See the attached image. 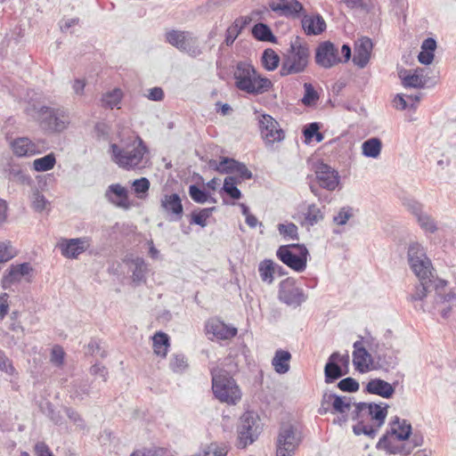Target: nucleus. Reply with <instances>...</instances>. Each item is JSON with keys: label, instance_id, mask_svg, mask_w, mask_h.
<instances>
[{"label": "nucleus", "instance_id": "nucleus-1", "mask_svg": "<svg viewBox=\"0 0 456 456\" xmlns=\"http://www.w3.org/2000/svg\"><path fill=\"white\" fill-rule=\"evenodd\" d=\"M149 149L143 140L136 135L120 144L111 143L110 153L111 160L125 170L141 169L145 167Z\"/></svg>", "mask_w": 456, "mask_h": 456}, {"label": "nucleus", "instance_id": "nucleus-2", "mask_svg": "<svg viewBox=\"0 0 456 456\" xmlns=\"http://www.w3.org/2000/svg\"><path fill=\"white\" fill-rule=\"evenodd\" d=\"M233 77L235 86L248 94H262L273 86L269 78L262 77L250 63L246 61H239L236 64Z\"/></svg>", "mask_w": 456, "mask_h": 456}, {"label": "nucleus", "instance_id": "nucleus-3", "mask_svg": "<svg viewBox=\"0 0 456 456\" xmlns=\"http://www.w3.org/2000/svg\"><path fill=\"white\" fill-rule=\"evenodd\" d=\"M212 390L216 398L222 403L236 404L240 400L241 393L234 379L224 369L213 367L210 369Z\"/></svg>", "mask_w": 456, "mask_h": 456}, {"label": "nucleus", "instance_id": "nucleus-4", "mask_svg": "<svg viewBox=\"0 0 456 456\" xmlns=\"http://www.w3.org/2000/svg\"><path fill=\"white\" fill-rule=\"evenodd\" d=\"M310 51L307 45L301 43V38L297 37L290 44L287 55L284 56L280 75L286 77L292 74L304 72L308 65Z\"/></svg>", "mask_w": 456, "mask_h": 456}, {"label": "nucleus", "instance_id": "nucleus-5", "mask_svg": "<svg viewBox=\"0 0 456 456\" xmlns=\"http://www.w3.org/2000/svg\"><path fill=\"white\" fill-rule=\"evenodd\" d=\"M408 263L419 280L434 278V267L425 248L418 242L411 243L407 252Z\"/></svg>", "mask_w": 456, "mask_h": 456}, {"label": "nucleus", "instance_id": "nucleus-6", "mask_svg": "<svg viewBox=\"0 0 456 456\" xmlns=\"http://www.w3.org/2000/svg\"><path fill=\"white\" fill-rule=\"evenodd\" d=\"M387 404H378L375 403H366L365 416H369L375 422L373 426H369L364 421H359L353 427V432L355 436L365 435L370 438H374L379 429L384 425L387 416Z\"/></svg>", "mask_w": 456, "mask_h": 456}, {"label": "nucleus", "instance_id": "nucleus-7", "mask_svg": "<svg viewBox=\"0 0 456 456\" xmlns=\"http://www.w3.org/2000/svg\"><path fill=\"white\" fill-rule=\"evenodd\" d=\"M308 256V249L304 244L281 245L276 250L277 258L297 273L305 270Z\"/></svg>", "mask_w": 456, "mask_h": 456}, {"label": "nucleus", "instance_id": "nucleus-8", "mask_svg": "<svg viewBox=\"0 0 456 456\" xmlns=\"http://www.w3.org/2000/svg\"><path fill=\"white\" fill-rule=\"evenodd\" d=\"M37 114L40 126L49 133H61L69 125V113L63 108L41 106Z\"/></svg>", "mask_w": 456, "mask_h": 456}, {"label": "nucleus", "instance_id": "nucleus-9", "mask_svg": "<svg viewBox=\"0 0 456 456\" xmlns=\"http://www.w3.org/2000/svg\"><path fill=\"white\" fill-rule=\"evenodd\" d=\"M166 41L181 52L186 53L192 58L202 54V48L199 45L198 37L191 31L171 29L165 35Z\"/></svg>", "mask_w": 456, "mask_h": 456}, {"label": "nucleus", "instance_id": "nucleus-10", "mask_svg": "<svg viewBox=\"0 0 456 456\" xmlns=\"http://www.w3.org/2000/svg\"><path fill=\"white\" fill-rule=\"evenodd\" d=\"M424 443V437L421 432L415 431L411 437L399 444L395 440L388 438L387 435H383L376 444L378 450H385L389 454H400L406 456L410 454L416 447L421 446Z\"/></svg>", "mask_w": 456, "mask_h": 456}, {"label": "nucleus", "instance_id": "nucleus-11", "mask_svg": "<svg viewBox=\"0 0 456 456\" xmlns=\"http://www.w3.org/2000/svg\"><path fill=\"white\" fill-rule=\"evenodd\" d=\"M261 432L260 419L255 411H246L238 428L239 446L245 448L255 442Z\"/></svg>", "mask_w": 456, "mask_h": 456}, {"label": "nucleus", "instance_id": "nucleus-12", "mask_svg": "<svg viewBox=\"0 0 456 456\" xmlns=\"http://www.w3.org/2000/svg\"><path fill=\"white\" fill-rule=\"evenodd\" d=\"M301 443L300 433L290 424H282L276 442V456H293Z\"/></svg>", "mask_w": 456, "mask_h": 456}, {"label": "nucleus", "instance_id": "nucleus-13", "mask_svg": "<svg viewBox=\"0 0 456 456\" xmlns=\"http://www.w3.org/2000/svg\"><path fill=\"white\" fill-rule=\"evenodd\" d=\"M278 298L281 303L297 308L306 301L307 295L297 285L296 281L289 277L280 282Z\"/></svg>", "mask_w": 456, "mask_h": 456}, {"label": "nucleus", "instance_id": "nucleus-14", "mask_svg": "<svg viewBox=\"0 0 456 456\" xmlns=\"http://www.w3.org/2000/svg\"><path fill=\"white\" fill-rule=\"evenodd\" d=\"M314 61L317 66L328 69L339 63L342 58L339 56L338 47L330 41L321 42L314 53Z\"/></svg>", "mask_w": 456, "mask_h": 456}, {"label": "nucleus", "instance_id": "nucleus-15", "mask_svg": "<svg viewBox=\"0 0 456 456\" xmlns=\"http://www.w3.org/2000/svg\"><path fill=\"white\" fill-rule=\"evenodd\" d=\"M315 180L319 188L329 191H335L340 183L338 172L325 163H320L315 167Z\"/></svg>", "mask_w": 456, "mask_h": 456}, {"label": "nucleus", "instance_id": "nucleus-16", "mask_svg": "<svg viewBox=\"0 0 456 456\" xmlns=\"http://www.w3.org/2000/svg\"><path fill=\"white\" fill-rule=\"evenodd\" d=\"M259 129L263 139L267 143L281 142L285 135L279 123L270 115L263 114L258 120Z\"/></svg>", "mask_w": 456, "mask_h": 456}, {"label": "nucleus", "instance_id": "nucleus-17", "mask_svg": "<svg viewBox=\"0 0 456 456\" xmlns=\"http://www.w3.org/2000/svg\"><path fill=\"white\" fill-rule=\"evenodd\" d=\"M32 271L33 268L29 263L11 265L3 277V288L8 289L12 284L20 282L23 278H26L27 281H30L31 280L27 278V276H28Z\"/></svg>", "mask_w": 456, "mask_h": 456}, {"label": "nucleus", "instance_id": "nucleus-18", "mask_svg": "<svg viewBox=\"0 0 456 456\" xmlns=\"http://www.w3.org/2000/svg\"><path fill=\"white\" fill-rule=\"evenodd\" d=\"M160 206L167 213L168 221L177 222L182 219L183 207L182 200L177 193L165 194L161 199Z\"/></svg>", "mask_w": 456, "mask_h": 456}, {"label": "nucleus", "instance_id": "nucleus-19", "mask_svg": "<svg viewBox=\"0 0 456 456\" xmlns=\"http://www.w3.org/2000/svg\"><path fill=\"white\" fill-rule=\"evenodd\" d=\"M390 427V430L387 431L385 435H387L388 438L399 444L408 440L412 434L411 423L407 419H402L397 416L392 419Z\"/></svg>", "mask_w": 456, "mask_h": 456}, {"label": "nucleus", "instance_id": "nucleus-20", "mask_svg": "<svg viewBox=\"0 0 456 456\" xmlns=\"http://www.w3.org/2000/svg\"><path fill=\"white\" fill-rule=\"evenodd\" d=\"M88 247L89 242L86 237L64 239L59 244L61 255L71 259L77 258L80 254L85 252Z\"/></svg>", "mask_w": 456, "mask_h": 456}, {"label": "nucleus", "instance_id": "nucleus-21", "mask_svg": "<svg viewBox=\"0 0 456 456\" xmlns=\"http://www.w3.org/2000/svg\"><path fill=\"white\" fill-rule=\"evenodd\" d=\"M104 197L110 203L118 208L124 209H129L131 208V203L128 199V191L119 183L109 185L104 193Z\"/></svg>", "mask_w": 456, "mask_h": 456}, {"label": "nucleus", "instance_id": "nucleus-22", "mask_svg": "<svg viewBox=\"0 0 456 456\" xmlns=\"http://www.w3.org/2000/svg\"><path fill=\"white\" fill-rule=\"evenodd\" d=\"M269 7L273 12H280L282 15L292 18H300L304 12L303 4L297 0H270Z\"/></svg>", "mask_w": 456, "mask_h": 456}, {"label": "nucleus", "instance_id": "nucleus-23", "mask_svg": "<svg viewBox=\"0 0 456 456\" xmlns=\"http://www.w3.org/2000/svg\"><path fill=\"white\" fill-rule=\"evenodd\" d=\"M300 17L302 28L307 36H317L325 31L326 22L321 14L309 15L304 10Z\"/></svg>", "mask_w": 456, "mask_h": 456}, {"label": "nucleus", "instance_id": "nucleus-24", "mask_svg": "<svg viewBox=\"0 0 456 456\" xmlns=\"http://www.w3.org/2000/svg\"><path fill=\"white\" fill-rule=\"evenodd\" d=\"M373 48L372 41L369 37L360 38L354 45V55L353 57V62L358 68H364L370 58V53Z\"/></svg>", "mask_w": 456, "mask_h": 456}, {"label": "nucleus", "instance_id": "nucleus-25", "mask_svg": "<svg viewBox=\"0 0 456 456\" xmlns=\"http://www.w3.org/2000/svg\"><path fill=\"white\" fill-rule=\"evenodd\" d=\"M339 357L338 352L332 353L324 367V379L327 384L333 383L341 377L348 373V370H344L338 362Z\"/></svg>", "mask_w": 456, "mask_h": 456}, {"label": "nucleus", "instance_id": "nucleus-26", "mask_svg": "<svg viewBox=\"0 0 456 456\" xmlns=\"http://www.w3.org/2000/svg\"><path fill=\"white\" fill-rule=\"evenodd\" d=\"M12 152L15 156L30 157L40 153L38 146L28 137H18L11 143Z\"/></svg>", "mask_w": 456, "mask_h": 456}, {"label": "nucleus", "instance_id": "nucleus-27", "mask_svg": "<svg viewBox=\"0 0 456 456\" xmlns=\"http://www.w3.org/2000/svg\"><path fill=\"white\" fill-rule=\"evenodd\" d=\"M364 392L388 399L395 394V386L379 378L372 379L367 383Z\"/></svg>", "mask_w": 456, "mask_h": 456}, {"label": "nucleus", "instance_id": "nucleus-28", "mask_svg": "<svg viewBox=\"0 0 456 456\" xmlns=\"http://www.w3.org/2000/svg\"><path fill=\"white\" fill-rule=\"evenodd\" d=\"M398 77L405 88H424L427 79L422 74L412 73V69H398Z\"/></svg>", "mask_w": 456, "mask_h": 456}, {"label": "nucleus", "instance_id": "nucleus-29", "mask_svg": "<svg viewBox=\"0 0 456 456\" xmlns=\"http://www.w3.org/2000/svg\"><path fill=\"white\" fill-rule=\"evenodd\" d=\"M375 366L374 369H380L388 371L398 364L397 357L393 353H386L377 349L374 352Z\"/></svg>", "mask_w": 456, "mask_h": 456}, {"label": "nucleus", "instance_id": "nucleus-30", "mask_svg": "<svg viewBox=\"0 0 456 456\" xmlns=\"http://www.w3.org/2000/svg\"><path fill=\"white\" fill-rule=\"evenodd\" d=\"M251 18L248 16H241L237 18L232 24L226 29L224 44L227 46L232 45L242 29L249 24Z\"/></svg>", "mask_w": 456, "mask_h": 456}, {"label": "nucleus", "instance_id": "nucleus-31", "mask_svg": "<svg viewBox=\"0 0 456 456\" xmlns=\"http://www.w3.org/2000/svg\"><path fill=\"white\" fill-rule=\"evenodd\" d=\"M208 331L222 340L232 338L237 335V329L235 327L228 326L224 322L216 320L212 321L208 325Z\"/></svg>", "mask_w": 456, "mask_h": 456}, {"label": "nucleus", "instance_id": "nucleus-32", "mask_svg": "<svg viewBox=\"0 0 456 456\" xmlns=\"http://www.w3.org/2000/svg\"><path fill=\"white\" fill-rule=\"evenodd\" d=\"M291 354L287 350H276L272 360V365L274 370L279 374H285L289 370V361Z\"/></svg>", "mask_w": 456, "mask_h": 456}, {"label": "nucleus", "instance_id": "nucleus-33", "mask_svg": "<svg viewBox=\"0 0 456 456\" xmlns=\"http://www.w3.org/2000/svg\"><path fill=\"white\" fill-rule=\"evenodd\" d=\"M153 351L157 355L165 358L170 346L169 336L162 331H158L152 337Z\"/></svg>", "mask_w": 456, "mask_h": 456}, {"label": "nucleus", "instance_id": "nucleus-34", "mask_svg": "<svg viewBox=\"0 0 456 456\" xmlns=\"http://www.w3.org/2000/svg\"><path fill=\"white\" fill-rule=\"evenodd\" d=\"M303 216L302 225L314 226L323 220L324 214L321 208L312 203L307 206L306 211L303 213Z\"/></svg>", "mask_w": 456, "mask_h": 456}, {"label": "nucleus", "instance_id": "nucleus-35", "mask_svg": "<svg viewBox=\"0 0 456 456\" xmlns=\"http://www.w3.org/2000/svg\"><path fill=\"white\" fill-rule=\"evenodd\" d=\"M367 361L374 362L371 354L365 348L353 352V363L359 372L364 373L370 370Z\"/></svg>", "mask_w": 456, "mask_h": 456}, {"label": "nucleus", "instance_id": "nucleus-36", "mask_svg": "<svg viewBox=\"0 0 456 456\" xmlns=\"http://www.w3.org/2000/svg\"><path fill=\"white\" fill-rule=\"evenodd\" d=\"M252 36L258 41L275 43L277 38L270 27L263 22L255 24L251 29Z\"/></svg>", "mask_w": 456, "mask_h": 456}, {"label": "nucleus", "instance_id": "nucleus-37", "mask_svg": "<svg viewBox=\"0 0 456 456\" xmlns=\"http://www.w3.org/2000/svg\"><path fill=\"white\" fill-rule=\"evenodd\" d=\"M134 269L132 270V279L134 283L145 282L146 274L148 273V266L144 259L142 257H135L130 260Z\"/></svg>", "mask_w": 456, "mask_h": 456}, {"label": "nucleus", "instance_id": "nucleus-38", "mask_svg": "<svg viewBox=\"0 0 456 456\" xmlns=\"http://www.w3.org/2000/svg\"><path fill=\"white\" fill-rule=\"evenodd\" d=\"M130 456H173L169 449L151 444L134 450Z\"/></svg>", "mask_w": 456, "mask_h": 456}, {"label": "nucleus", "instance_id": "nucleus-39", "mask_svg": "<svg viewBox=\"0 0 456 456\" xmlns=\"http://www.w3.org/2000/svg\"><path fill=\"white\" fill-rule=\"evenodd\" d=\"M382 142L379 138L372 137L362 144V155L367 158L377 159L381 152Z\"/></svg>", "mask_w": 456, "mask_h": 456}, {"label": "nucleus", "instance_id": "nucleus-40", "mask_svg": "<svg viewBox=\"0 0 456 456\" xmlns=\"http://www.w3.org/2000/svg\"><path fill=\"white\" fill-rule=\"evenodd\" d=\"M229 446L224 443H211L192 456H226Z\"/></svg>", "mask_w": 456, "mask_h": 456}, {"label": "nucleus", "instance_id": "nucleus-41", "mask_svg": "<svg viewBox=\"0 0 456 456\" xmlns=\"http://www.w3.org/2000/svg\"><path fill=\"white\" fill-rule=\"evenodd\" d=\"M419 281V284L416 286L415 291L408 297L411 302L423 301L433 286V279Z\"/></svg>", "mask_w": 456, "mask_h": 456}, {"label": "nucleus", "instance_id": "nucleus-42", "mask_svg": "<svg viewBox=\"0 0 456 456\" xmlns=\"http://www.w3.org/2000/svg\"><path fill=\"white\" fill-rule=\"evenodd\" d=\"M275 263L271 259H265L258 265V272L261 280L264 282L272 284L273 282V274L275 273Z\"/></svg>", "mask_w": 456, "mask_h": 456}, {"label": "nucleus", "instance_id": "nucleus-43", "mask_svg": "<svg viewBox=\"0 0 456 456\" xmlns=\"http://www.w3.org/2000/svg\"><path fill=\"white\" fill-rule=\"evenodd\" d=\"M240 180L233 175H229L224 178L222 191L229 195L232 200H240L242 197L240 190L237 187Z\"/></svg>", "mask_w": 456, "mask_h": 456}, {"label": "nucleus", "instance_id": "nucleus-44", "mask_svg": "<svg viewBox=\"0 0 456 456\" xmlns=\"http://www.w3.org/2000/svg\"><path fill=\"white\" fill-rule=\"evenodd\" d=\"M56 163L54 153L51 152L33 161V168L37 172H46L53 168Z\"/></svg>", "mask_w": 456, "mask_h": 456}, {"label": "nucleus", "instance_id": "nucleus-45", "mask_svg": "<svg viewBox=\"0 0 456 456\" xmlns=\"http://www.w3.org/2000/svg\"><path fill=\"white\" fill-rule=\"evenodd\" d=\"M5 174L6 178L11 182L21 184H30L32 182L31 177L19 167H10L5 170Z\"/></svg>", "mask_w": 456, "mask_h": 456}, {"label": "nucleus", "instance_id": "nucleus-46", "mask_svg": "<svg viewBox=\"0 0 456 456\" xmlns=\"http://www.w3.org/2000/svg\"><path fill=\"white\" fill-rule=\"evenodd\" d=\"M280 63L279 55L271 48L265 49L262 54V64L267 70H274Z\"/></svg>", "mask_w": 456, "mask_h": 456}, {"label": "nucleus", "instance_id": "nucleus-47", "mask_svg": "<svg viewBox=\"0 0 456 456\" xmlns=\"http://www.w3.org/2000/svg\"><path fill=\"white\" fill-rule=\"evenodd\" d=\"M121 99L122 92L120 89L116 88L102 95V104L105 108L113 109L120 102Z\"/></svg>", "mask_w": 456, "mask_h": 456}, {"label": "nucleus", "instance_id": "nucleus-48", "mask_svg": "<svg viewBox=\"0 0 456 456\" xmlns=\"http://www.w3.org/2000/svg\"><path fill=\"white\" fill-rule=\"evenodd\" d=\"M278 231L285 239L298 240V228L294 223L280 224Z\"/></svg>", "mask_w": 456, "mask_h": 456}, {"label": "nucleus", "instance_id": "nucleus-49", "mask_svg": "<svg viewBox=\"0 0 456 456\" xmlns=\"http://www.w3.org/2000/svg\"><path fill=\"white\" fill-rule=\"evenodd\" d=\"M216 208H206L200 210V212L191 214V223L198 224L201 227L207 226V219L212 215Z\"/></svg>", "mask_w": 456, "mask_h": 456}, {"label": "nucleus", "instance_id": "nucleus-50", "mask_svg": "<svg viewBox=\"0 0 456 456\" xmlns=\"http://www.w3.org/2000/svg\"><path fill=\"white\" fill-rule=\"evenodd\" d=\"M150 185L148 178L141 177L133 182L132 188L138 198L143 199L150 189Z\"/></svg>", "mask_w": 456, "mask_h": 456}, {"label": "nucleus", "instance_id": "nucleus-51", "mask_svg": "<svg viewBox=\"0 0 456 456\" xmlns=\"http://www.w3.org/2000/svg\"><path fill=\"white\" fill-rule=\"evenodd\" d=\"M189 195L193 201L200 204L207 202L209 199V193L196 184L189 186Z\"/></svg>", "mask_w": 456, "mask_h": 456}, {"label": "nucleus", "instance_id": "nucleus-52", "mask_svg": "<svg viewBox=\"0 0 456 456\" xmlns=\"http://www.w3.org/2000/svg\"><path fill=\"white\" fill-rule=\"evenodd\" d=\"M350 406L351 399L349 397L336 395L333 400L332 412L346 413L349 411Z\"/></svg>", "mask_w": 456, "mask_h": 456}, {"label": "nucleus", "instance_id": "nucleus-53", "mask_svg": "<svg viewBox=\"0 0 456 456\" xmlns=\"http://www.w3.org/2000/svg\"><path fill=\"white\" fill-rule=\"evenodd\" d=\"M417 222L419 225L426 232L434 233L437 230L436 224L435 220L427 213H422L418 218Z\"/></svg>", "mask_w": 456, "mask_h": 456}, {"label": "nucleus", "instance_id": "nucleus-54", "mask_svg": "<svg viewBox=\"0 0 456 456\" xmlns=\"http://www.w3.org/2000/svg\"><path fill=\"white\" fill-rule=\"evenodd\" d=\"M187 361L183 354H173L169 361V367L174 372H183L187 368Z\"/></svg>", "mask_w": 456, "mask_h": 456}, {"label": "nucleus", "instance_id": "nucleus-55", "mask_svg": "<svg viewBox=\"0 0 456 456\" xmlns=\"http://www.w3.org/2000/svg\"><path fill=\"white\" fill-rule=\"evenodd\" d=\"M304 89L305 94L302 98V102L305 106H311L314 104L319 99V94L314 88L313 85L310 83H305Z\"/></svg>", "mask_w": 456, "mask_h": 456}, {"label": "nucleus", "instance_id": "nucleus-56", "mask_svg": "<svg viewBox=\"0 0 456 456\" xmlns=\"http://www.w3.org/2000/svg\"><path fill=\"white\" fill-rule=\"evenodd\" d=\"M354 216V208L350 206L341 208L338 214L333 216V222L338 225H345Z\"/></svg>", "mask_w": 456, "mask_h": 456}, {"label": "nucleus", "instance_id": "nucleus-57", "mask_svg": "<svg viewBox=\"0 0 456 456\" xmlns=\"http://www.w3.org/2000/svg\"><path fill=\"white\" fill-rule=\"evenodd\" d=\"M338 387L343 392L355 393L359 390L360 385L354 378L347 377L338 383Z\"/></svg>", "mask_w": 456, "mask_h": 456}, {"label": "nucleus", "instance_id": "nucleus-58", "mask_svg": "<svg viewBox=\"0 0 456 456\" xmlns=\"http://www.w3.org/2000/svg\"><path fill=\"white\" fill-rule=\"evenodd\" d=\"M48 204L47 200L45 196L38 191V189H35L32 194V207L36 211L41 212L43 211L46 205Z\"/></svg>", "mask_w": 456, "mask_h": 456}, {"label": "nucleus", "instance_id": "nucleus-59", "mask_svg": "<svg viewBox=\"0 0 456 456\" xmlns=\"http://www.w3.org/2000/svg\"><path fill=\"white\" fill-rule=\"evenodd\" d=\"M16 253L12 249L10 242H0V264L5 263L15 256Z\"/></svg>", "mask_w": 456, "mask_h": 456}, {"label": "nucleus", "instance_id": "nucleus-60", "mask_svg": "<svg viewBox=\"0 0 456 456\" xmlns=\"http://www.w3.org/2000/svg\"><path fill=\"white\" fill-rule=\"evenodd\" d=\"M0 370L4 371L10 376L16 373V370L13 367L11 360L6 356L5 353L0 350Z\"/></svg>", "mask_w": 456, "mask_h": 456}, {"label": "nucleus", "instance_id": "nucleus-61", "mask_svg": "<svg viewBox=\"0 0 456 456\" xmlns=\"http://www.w3.org/2000/svg\"><path fill=\"white\" fill-rule=\"evenodd\" d=\"M403 206L415 216L416 219L423 213V206L415 200L408 199L403 201Z\"/></svg>", "mask_w": 456, "mask_h": 456}, {"label": "nucleus", "instance_id": "nucleus-62", "mask_svg": "<svg viewBox=\"0 0 456 456\" xmlns=\"http://www.w3.org/2000/svg\"><path fill=\"white\" fill-rule=\"evenodd\" d=\"M309 189L311 192L321 202H326L330 203L331 200V198L327 192H324L322 191L321 188H319L316 183L313 181L309 183Z\"/></svg>", "mask_w": 456, "mask_h": 456}, {"label": "nucleus", "instance_id": "nucleus-63", "mask_svg": "<svg viewBox=\"0 0 456 456\" xmlns=\"http://www.w3.org/2000/svg\"><path fill=\"white\" fill-rule=\"evenodd\" d=\"M232 163L233 165L235 164L236 169L234 174H237L239 175V177L237 178L240 180V182L241 180H248L252 178V172L247 167V166L244 163L240 161Z\"/></svg>", "mask_w": 456, "mask_h": 456}, {"label": "nucleus", "instance_id": "nucleus-64", "mask_svg": "<svg viewBox=\"0 0 456 456\" xmlns=\"http://www.w3.org/2000/svg\"><path fill=\"white\" fill-rule=\"evenodd\" d=\"M366 403L360 402L354 403V410L351 412V418L353 420L363 421L362 418L365 416Z\"/></svg>", "mask_w": 456, "mask_h": 456}]
</instances>
